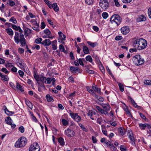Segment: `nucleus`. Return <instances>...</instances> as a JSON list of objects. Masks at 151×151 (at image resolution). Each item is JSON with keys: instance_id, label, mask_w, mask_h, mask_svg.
Segmentation results:
<instances>
[{"instance_id": "nucleus-1", "label": "nucleus", "mask_w": 151, "mask_h": 151, "mask_svg": "<svg viewBox=\"0 0 151 151\" xmlns=\"http://www.w3.org/2000/svg\"><path fill=\"white\" fill-rule=\"evenodd\" d=\"M147 45V41L143 38H139L134 40L132 45L134 47L136 48L138 50H142L145 49Z\"/></svg>"}, {"instance_id": "nucleus-2", "label": "nucleus", "mask_w": 151, "mask_h": 151, "mask_svg": "<svg viewBox=\"0 0 151 151\" xmlns=\"http://www.w3.org/2000/svg\"><path fill=\"white\" fill-rule=\"evenodd\" d=\"M14 40L15 42L17 44L20 42L22 47H23L26 45V49L27 50L29 49L27 45H26V40L24 35L22 33H19L17 32H15Z\"/></svg>"}, {"instance_id": "nucleus-3", "label": "nucleus", "mask_w": 151, "mask_h": 151, "mask_svg": "<svg viewBox=\"0 0 151 151\" xmlns=\"http://www.w3.org/2000/svg\"><path fill=\"white\" fill-rule=\"evenodd\" d=\"M27 143L26 138L24 137H21L17 141L14 145L16 147H21L24 146Z\"/></svg>"}, {"instance_id": "nucleus-4", "label": "nucleus", "mask_w": 151, "mask_h": 151, "mask_svg": "<svg viewBox=\"0 0 151 151\" xmlns=\"http://www.w3.org/2000/svg\"><path fill=\"white\" fill-rule=\"evenodd\" d=\"M132 61L134 64L137 65H140L144 63V59L142 58L139 55H137L133 57Z\"/></svg>"}, {"instance_id": "nucleus-5", "label": "nucleus", "mask_w": 151, "mask_h": 151, "mask_svg": "<svg viewBox=\"0 0 151 151\" xmlns=\"http://www.w3.org/2000/svg\"><path fill=\"white\" fill-rule=\"evenodd\" d=\"M110 21L111 23H116L119 26L122 22V18L118 14H114L110 18Z\"/></svg>"}, {"instance_id": "nucleus-6", "label": "nucleus", "mask_w": 151, "mask_h": 151, "mask_svg": "<svg viewBox=\"0 0 151 151\" xmlns=\"http://www.w3.org/2000/svg\"><path fill=\"white\" fill-rule=\"evenodd\" d=\"M34 77L36 81H40L43 83L48 84L47 83L48 78H47L46 77L43 76H39L37 75L36 74L34 75Z\"/></svg>"}, {"instance_id": "nucleus-7", "label": "nucleus", "mask_w": 151, "mask_h": 151, "mask_svg": "<svg viewBox=\"0 0 151 151\" xmlns=\"http://www.w3.org/2000/svg\"><path fill=\"white\" fill-rule=\"evenodd\" d=\"M40 147L37 142H35L31 145L29 148V151H40Z\"/></svg>"}, {"instance_id": "nucleus-8", "label": "nucleus", "mask_w": 151, "mask_h": 151, "mask_svg": "<svg viewBox=\"0 0 151 151\" xmlns=\"http://www.w3.org/2000/svg\"><path fill=\"white\" fill-rule=\"evenodd\" d=\"M109 3L106 0H100L99 2L100 6L103 9H106L109 6Z\"/></svg>"}, {"instance_id": "nucleus-9", "label": "nucleus", "mask_w": 151, "mask_h": 151, "mask_svg": "<svg viewBox=\"0 0 151 151\" xmlns=\"http://www.w3.org/2000/svg\"><path fill=\"white\" fill-rule=\"evenodd\" d=\"M64 134L67 136L70 137H74L75 134V132L73 130L69 128H68L65 130Z\"/></svg>"}, {"instance_id": "nucleus-10", "label": "nucleus", "mask_w": 151, "mask_h": 151, "mask_svg": "<svg viewBox=\"0 0 151 151\" xmlns=\"http://www.w3.org/2000/svg\"><path fill=\"white\" fill-rule=\"evenodd\" d=\"M70 116L72 119H73L77 122H80L81 119V116L78 115L77 113L71 114Z\"/></svg>"}, {"instance_id": "nucleus-11", "label": "nucleus", "mask_w": 151, "mask_h": 151, "mask_svg": "<svg viewBox=\"0 0 151 151\" xmlns=\"http://www.w3.org/2000/svg\"><path fill=\"white\" fill-rule=\"evenodd\" d=\"M70 70L71 73L74 74L76 73L77 71H78L79 73H80V69L76 67L70 66Z\"/></svg>"}, {"instance_id": "nucleus-12", "label": "nucleus", "mask_w": 151, "mask_h": 151, "mask_svg": "<svg viewBox=\"0 0 151 151\" xmlns=\"http://www.w3.org/2000/svg\"><path fill=\"white\" fill-rule=\"evenodd\" d=\"M121 31L122 34L126 35L129 32V30L128 27L126 26L122 27Z\"/></svg>"}, {"instance_id": "nucleus-13", "label": "nucleus", "mask_w": 151, "mask_h": 151, "mask_svg": "<svg viewBox=\"0 0 151 151\" xmlns=\"http://www.w3.org/2000/svg\"><path fill=\"white\" fill-rule=\"evenodd\" d=\"M44 32L45 34L46 35L48 38L51 39L53 38V37L51 33L48 29H45Z\"/></svg>"}, {"instance_id": "nucleus-14", "label": "nucleus", "mask_w": 151, "mask_h": 151, "mask_svg": "<svg viewBox=\"0 0 151 151\" xmlns=\"http://www.w3.org/2000/svg\"><path fill=\"white\" fill-rule=\"evenodd\" d=\"M3 109L5 111V113L9 116H12L14 114L13 111H9L7 108L6 106H4L3 107Z\"/></svg>"}, {"instance_id": "nucleus-15", "label": "nucleus", "mask_w": 151, "mask_h": 151, "mask_svg": "<svg viewBox=\"0 0 151 151\" xmlns=\"http://www.w3.org/2000/svg\"><path fill=\"white\" fill-rule=\"evenodd\" d=\"M51 43V42L49 39H46L42 42V44L45 46H49Z\"/></svg>"}, {"instance_id": "nucleus-16", "label": "nucleus", "mask_w": 151, "mask_h": 151, "mask_svg": "<svg viewBox=\"0 0 151 151\" xmlns=\"http://www.w3.org/2000/svg\"><path fill=\"white\" fill-rule=\"evenodd\" d=\"M146 19V18L145 16L144 15H142L139 16L137 19V21L138 22H141L145 21Z\"/></svg>"}, {"instance_id": "nucleus-17", "label": "nucleus", "mask_w": 151, "mask_h": 151, "mask_svg": "<svg viewBox=\"0 0 151 151\" xmlns=\"http://www.w3.org/2000/svg\"><path fill=\"white\" fill-rule=\"evenodd\" d=\"M95 112L91 110H89L88 111L87 113V115L90 116V118L92 120H94V118L92 117V116L93 115H95Z\"/></svg>"}, {"instance_id": "nucleus-18", "label": "nucleus", "mask_w": 151, "mask_h": 151, "mask_svg": "<svg viewBox=\"0 0 151 151\" xmlns=\"http://www.w3.org/2000/svg\"><path fill=\"white\" fill-rule=\"evenodd\" d=\"M0 76L2 81H7L9 79V78H8L7 76L3 75L1 73H0Z\"/></svg>"}, {"instance_id": "nucleus-19", "label": "nucleus", "mask_w": 151, "mask_h": 151, "mask_svg": "<svg viewBox=\"0 0 151 151\" xmlns=\"http://www.w3.org/2000/svg\"><path fill=\"white\" fill-rule=\"evenodd\" d=\"M88 91L92 95H96L95 93L94 92V90L92 89V87L87 86L86 87Z\"/></svg>"}, {"instance_id": "nucleus-20", "label": "nucleus", "mask_w": 151, "mask_h": 151, "mask_svg": "<svg viewBox=\"0 0 151 151\" xmlns=\"http://www.w3.org/2000/svg\"><path fill=\"white\" fill-rule=\"evenodd\" d=\"M58 141L61 145L62 146L64 145L65 142L64 139L62 137H60L58 139Z\"/></svg>"}, {"instance_id": "nucleus-21", "label": "nucleus", "mask_w": 151, "mask_h": 151, "mask_svg": "<svg viewBox=\"0 0 151 151\" xmlns=\"http://www.w3.org/2000/svg\"><path fill=\"white\" fill-rule=\"evenodd\" d=\"M46 97L47 100L48 102H53L54 101L53 98L49 94H47L46 95Z\"/></svg>"}, {"instance_id": "nucleus-22", "label": "nucleus", "mask_w": 151, "mask_h": 151, "mask_svg": "<svg viewBox=\"0 0 151 151\" xmlns=\"http://www.w3.org/2000/svg\"><path fill=\"white\" fill-rule=\"evenodd\" d=\"M7 33L10 36H12L13 35L14 33L12 29L11 28H8L6 29Z\"/></svg>"}, {"instance_id": "nucleus-23", "label": "nucleus", "mask_w": 151, "mask_h": 151, "mask_svg": "<svg viewBox=\"0 0 151 151\" xmlns=\"http://www.w3.org/2000/svg\"><path fill=\"white\" fill-rule=\"evenodd\" d=\"M5 121L6 124L9 125L12 124V120L9 116H8L6 117L5 119Z\"/></svg>"}, {"instance_id": "nucleus-24", "label": "nucleus", "mask_w": 151, "mask_h": 151, "mask_svg": "<svg viewBox=\"0 0 151 151\" xmlns=\"http://www.w3.org/2000/svg\"><path fill=\"white\" fill-rule=\"evenodd\" d=\"M16 88L22 92L24 91L23 87L20 85L18 83H16Z\"/></svg>"}, {"instance_id": "nucleus-25", "label": "nucleus", "mask_w": 151, "mask_h": 151, "mask_svg": "<svg viewBox=\"0 0 151 151\" xmlns=\"http://www.w3.org/2000/svg\"><path fill=\"white\" fill-rule=\"evenodd\" d=\"M128 137L130 140L131 141V143L132 144V145L135 146V144L134 142V137H133V134L132 135H129V136Z\"/></svg>"}, {"instance_id": "nucleus-26", "label": "nucleus", "mask_w": 151, "mask_h": 151, "mask_svg": "<svg viewBox=\"0 0 151 151\" xmlns=\"http://www.w3.org/2000/svg\"><path fill=\"white\" fill-rule=\"evenodd\" d=\"M87 43L88 45L92 47H94L98 45V43L96 42H92L90 41H88Z\"/></svg>"}, {"instance_id": "nucleus-27", "label": "nucleus", "mask_w": 151, "mask_h": 151, "mask_svg": "<svg viewBox=\"0 0 151 151\" xmlns=\"http://www.w3.org/2000/svg\"><path fill=\"white\" fill-rule=\"evenodd\" d=\"M55 78H53L51 79L50 78H48V79L47 81V83L48 84H50L51 82H52V84L53 85H54V82L55 81Z\"/></svg>"}, {"instance_id": "nucleus-28", "label": "nucleus", "mask_w": 151, "mask_h": 151, "mask_svg": "<svg viewBox=\"0 0 151 151\" xmlns=\"http://www.w3.org/2000/svg\"><path fill=\"white\" fill-rule=\"evenodd\" d=\"M92 89L94 90V92H96L97 93H99L101 92V89L100 88H98L97 86H92Z\"/></svg>"}, {"instance_id": "nucleus-29", "label": "nucleus", "mask_w": 151, "mask_h": 151, "mask_svg": "<svg viewBox=\"0 0 151 151\" xmlns=\"http://www.w3.org/2000/svg\"><path fill=\"white\" fill-rule=\"evenodd\" d=\"M83 52L85 54H88L89 53V51L88 49L86 46H83Z\"/></svg>"}, {"instance_id": "nucleus-30", "label": "nucleus", "mask_w": 151, "mask_h": 151, "mask_svg": "<svg viewBox=\"0 0 151 151\" xmlns=\"http://www.w3.org/2000/svg\"><path fill=\"white\" fill-rule=\"evenodd\" d=\"M55 12L58 11L59 8L58 7L56 3H55L53 4L52 8Z\"/></svg>"}, {"instance_id": "nucleus-31", "label": "nucleus", "mask_w": 151, "mask_h": 151, "mask_svg": "<svg viewBox=\"0 0 151 151\" xmlns=\"http://www.w3.org/2000/svg\"><path fill=\"white\" fill-rule=\"evenodd\" d=\"M102 106L103 108L105 110H106L107 111L110 110V106L109 105L107 104H104Z\"/></svg>"}, {"instance_id": "nucleus-32", "label": "nucleus", "mask_w": 151, "mask_h": 151, "mask_svg": "<svg viewBox=\"0 0 151 151\" xmlns=\"http://www.w3.org/2000/svg\"><path fill=\"white\" fill-rule=\"evenodd\" d=\"M118 132L121 135H123L125 133V131L124 129H123L122 127H120L118 129Z\"/></svg>"}, {"instance_id": "nucleus-33", "label": "nucleus", "mask_w": 151, "mask_h": 151, "mask_svg": "<svg viewBox=\"0 0 151 151\" xmlns=\"http://www.w3.org/2000/svg\"><path fill=\"white\" fill-rule=\"evenodd\" d=\"M79 125L83 131L85 132H87L88 131V129L82 124L79 123Z\"/></svg>"}, {"instance_id": "nucleus-34", "label": "nucleus", "mask_w": 151, "mask_h": 151, "mask_svg": "<svg viewBox=\"0 0 151 151\" xmlns=\"http://www.w3.org/2000/svg\"><path fill=\"white\" fill-rule=\"evenodd\" d=\"M124 111H125L126 114L127 115H129V116H130L131 115L130 112L128 110L127 107L126 105L124 106Z\"/></svg>"}, {"instance_id": "nucleus-35", "label": "nucleus", "mask_w": 151, "mask_h": 151, "mask_svg": "<svg viewBox=\"0 0 151 151\" xmlns=\"http://www.w3.org/2000/svg\"><path fill=\"white\" fill-rule=\"evenodd\" d=\"M59 37H60V39H58L59 42H60L62 41H64L65 40L66 37L65 35H62L60 36H59Z\"/></svg>"}, {"instance_id": "nucleus-36", "label": "nucleus", "mask_w": 151, "mask_h": 151, "mask_svg": "<svg viewBox=\"0 0 151 151\" xmlns=\"http://www.w3.org/2000/svg\"><path fill=\"white\" fill-rule=\"evenodd\" d=\"M37 83L38 85V87H42L43 88V89H44L45 88V86L44 84L40 81H37Z\"/></svg>"}, {"instance_id": "nucleus-37", "label": "nucleus", "mask_w": 151, "mask_h": 151, "mask_svg": "<svg viewBox=\"0 0 151 151\" xmlns=\"http://www.w3.org/2000/svg\"><path fill=\"white\" fill-rule=\"evenodd\" d=\"M62 122L63 126L68 125L69 124V122L65 119H63L62 120Z\"/></svg>"}, {"instance_id": "nucleus-38", "label": "nucleus", "mask_w": 151, "mask_h": 151, "mask_svg": "<svg viewBox=\"0 0 151 151\" xmlns=\"http://www.w3.org/2000/svg\"><path fill=\"white\" fill-rule=\"evenodd\" d=\"M78 61V63H79L81 65L83 66L84 64L83 63V62H85L86 61L84 58H79Z\"/></svg>"}, {"instance_id": "nucleus-39", "label": "nucleus", "mask_w": 151, "mask_h": 151, "mask_svg": "<svg viewBox=\"0 0 151 151\" xmlns=\"http://www.w3.org/2000/svg\"><path fill=\"white\" fill-rule=\"evenodd\" d=\"M7 24H10L12 28L15 30H18L19 26H17L16 25L11 23H7Z\"/></svg>"}, {"instance_id": "nucleus-40", "label": "nucleus", "mask_w": 151, "mask_h": 151, "mask_svg": "<svg viewBox=\"0 0 151 151\" xmlns=\"http://www.w3.org/2000/svg\"><path fill=\"white\" fill-rule=\"evenodd\" d=\"M130 100L132 104L134 107L137 108H138L139 107V106L137 105V104L135 103L134 100L131 98H130Z\"/></svg>"}, {"instance_id": "nucleus-41", "label": "nucleus", "mask_w": 151, "mask_h": 151, "mask_svg": "<svg viewBox=\"0 0 151 151\" xmlns=\"http://www.w3.org/2000/svg\"><path fill=\"white\" fill-rule=\"evenodd\" d=\"M96 59H98V60L99 61V62L100 64L101 65V67L100 68V70H101V71L102 72V73H103V72H104V71H105L104 68V67L102 65V63H101V62L99 60V58L96 57Z\"/></svg>"}, {"instance_id": "nucleus-42", "label": "nucleus", "mask_w": 151, "mask_h": 151, "mask_svg": "<svg viewBox=\"0 0 151 151\" xmlns=\"http://www.w3.org/2000/svg\"><path fill=\"white\" fill-rule=\"evenodd\" d=\"M26 103L27 105L29 107V108L31 109L32 107V103L29 101H26Z\"/></svg>"}, {"instance_id": "nucleus-43", "label": "nucleus", "mask_w": 151, "mask_h": 151, "mask_svg": "<svg viewBox=\"0 0 151 151\" xmlns=\"http://www.w3.org/2000/svg\"><path fill=\"white\" fill-rule=\"evenodd\" d=\"M86 59L87 61H89L90 63H92L93 61L90 55L87 56L86 58Z\"/></svg>"}, {"instance_id": "nucleus-44", "label": "nucleus", "mask_w": 151, "mask_h": 151, "mask_svg": "<svg viewBox=\"0 0 151 151\" xmlns=\"http://www.w3.org/2000/svg\"><path fill=\"white\" fill-rule=\"evenodd\" d=\"M139 126L140 128L142 130L145 129V128L146 127V124H143L141 123L139 124Z\"/></svg>"}, {"instance_id": "nucleus-45", "label": "nucleus", "mask_w": 151, "mask_h": 151, "mask_svg": "<svg viewBox=\"0 0 151 151\" xmlns=\"http://www.w3.org/2000/svg\"><path fill=\"white\" fill-rule=\"evenodd\" d=\"M102 16L104 19H106L108 17V14L106 12H104L102 14Z\"/></svg>"}, {"instance_id": "nucleus-46", "label": "nucleus", "mask_w": 151, "mask_h": 151, "mask_svg": "<svg viewBox=\"0 0 151 151\" xmlns=\"http://www.w3.org/2000/svg\"><path fill=\"white\" fill-rule=\"evenodd\" d=\"M42 40V39L41 38H37L35 39V42L37 44H40V43H41L42 42L41 41Z\"/></svg>"}, {"instance_id": "nucleus-47", "label": "nucleus", "mask_w": 151, "mask_h": 151, "mask_svg": "<svg viewBox=\"0 0 151 151\" xmlns=\"http://www.w3.org/2000/svg\"><path fill=\"white\" fill-rule=\"evenodd\" d=\"M118 85L120 91L122 92L123 91H124V88L122 84L121 83H119Z\"/></svg>"}, {"instance_id": "nucleus-48", "label": "nucleus", "mask_w": 151, "mask_h": 151, "mask_svg": "<svg viewBox=\"0 0 151 151\" xmlns=\"http://www.w3.org/2000/svg\"><path fill=\"white\" fill-rule=\"evenodd\" d=\"M9 21L12 22L14 24H16L17 23V21L14 17H12L10 18Z\"/></svg>"}, {"instance_id": "nucleus-49", "label": "nucleus", "mask_w": 151, "mask_h": 151, "mask_svg": "<svg viewBox=\"0 0 151 151\" xmlns=\"http://www.w3.org/2000/svg\"><path fill=\"white\" fill-rule=\"evenodd\" d=\"M144 83L145 84L147 85H151V81L150 80H145Z\"/></svg>"}, {"instance_id": "nucleus-50", "label": "nucleus", "mask_w": 151, "mask_h": 151, "mask_svg": "<svg viewBox=\"0 0 151 151\" xmlns=\"http://www.w3.org/2000/svg\"><path fill=\"white\" fill-rule=\"evenodd\" d=\"M85 2L88 5H92L93 4V0H85Z\"/></svg>"}, {"instance_id": "nucleus-51", "label": "nucleus", "mask_w": 151, "mask_h": 151, "mask_svg": "<svg viewBox=\"0 0 151 151\" xmlns=\"http://www.w3.org/2000/svg\"><path fill=\"white\" fill-rule=\"evenodd\" d=\"M18 63L21 68H24V63L22 61H19Z\"/></svg>"}, {"instance_id": "nucleus-52", "label": "nucleus", "mask_w": 151, "mask_h": 151, "mask_svg": "<svg viewBox=\"0 0 151 151\" xmlns=\"http://www.w3.org/2000/svg\"><path fill=\"white\" fill-rule=\"evenodd\" d=\"M35 26L36 27L34 26L32 28L34 30L36 31L37 32H38L39 31V25H36Z\"/></svg>"}, {"instance_id": "nucleus-53", "label": "nucleus", "mask_w": 151, "mask_h": 151, "mask_svg": "<svg viewBox=\"0 0 151 151\" xmlns=\"http://www.w3.org/2000/svg\"><path fill=\"white\" fill-rule=\"evenodd\" d=\"M103 120L101 118H98L97 120V123H99V124H101Z\"/></svg>"}, {"instance_id": "nucleus-54", "label": "nucleus", "mask_w": 151, "mask_h": 151, "mask_svg": "<svg viewBox=\"0 0 151 151\" xmlns=\"http://www.w3.org/2000/svg\"><path fill=\"white\" fill-rule=\"evenodd\" d=\"M19 130L21 133H23L24 131V128L23 126H21L19 127Z\"/></svg>"}, {"instance_id": "nucleus-55", "label": "nucleus", "mask_w": 151, "mask_h": 151, "mask_svg": "<svg viewBox=\"0 0 151 151\" xmlns=\"http://www.w3.org/2000/svg\"><path fill=\"white\" fill-rule=\"evenodd\" d=\"M9 5L11 6H14L15 4V3L14 2L11 0H9Z\"/></svg>"}, {"instance_id": "nucleus-56", "label": "nucleus", "mask_w": 151, "mask_h": 151, "mask_svg": "<svg viewBox=\"0 0 151 151\" xmlns=\"http://www.w3.org/2000/svg\"><path fill=\"white\" fill-rule=\"evenodd\" d=\"M13 66V64L11 63H8L6 65V68L12 67Z\"/></svg>"}, {"instance_id": "nucleus-57", "label": "nucleus", "mask_w": 151, "mask_h": 151, "mask_svg": "<svg viewBox=\"0 0 151 151\" xmlns=\"http://www.w3.org/2000/svg\"><path fill=\"white\" fill-rule=\"evenodd\" d=\"M31 22L35 25H39V24L37 22V21L35 19H32L31 21Z\"/></svg>"}, {"instance_id": "nucleus-58", "label": "nucleus", "mask_w": 151, "mask_h": 151, "mask_svg": "<svg viewBox=\"0 0 151 151\" xmlns=\"http://www.w3.org/2000/svg\"><path fill=\"white\" fill-rule=\"evenodd\" d=\"M68 81L70 82L73 83L74 82V78L71 76H70L68 78Z\"/></svg>"}, {"instance_id": "nucleus-59", "label": "nucleus", "mask_w": 151, "mask_h": 151, "mask_svg": "<svg viewBox=\"0 0 151 151\" xmlns=\"http://www.w3.org/2000/svg\"><path fill=\"white\" fill-rule=\"evenodd\" d=\"M18 73L19 75L21 77H23V76L24 75V72L21 70H19L18 71Z\"/></svg>"}, {"instance_id": "nucleus-60", "label": "nucleus", "mask_w": 151, "mask_h": 151, "mask_svg": "<svg viewBox=\"0 0 151 151\" xmlns=\"http://www.w3.org/2000/svg\"><path fill=\"white\" fill-rule=\"evenodd\" d=\"M59 49L61 51L64 52L65 48L62 45H60L59 46Z\"/></svg>"}, {"instance_id": "nucleus-61", "label": "nucleus", "mask_w": 151, "mask_h": 151, "mask_svg": "<svg viewBox=\"0 0 151 151\" xmlns=\"http://www.w3.org/2000/svg\"><path fill=\"white\" fill-rule=\"evenodd\" d=\"M138 50L136 48L134 47L133 48H131L129 49V52H136Z\"/></svg>"}, {"instance_id": "nucleus-62", "label": "nucleus", "mask_w": 151, "mask_h": 151, "mask_svg": "<svg viewBox=\"0 0 151 151\" xmlns=\"http://www.w3.org/2000/svg\"><path fill=\"white\" fill-rule=\"evenodd\" d=\"M17 68L15 67L14 66L12 67L11 70V71L12 72L14 73L16 72L17 71Z\"/></svg>"}, {"instance_id": "nucleus-63", "label": "nucleus", "mask_w": 151, "mask_h": 151, "mask_svg": "<svg viewBox=\"0 0 151 151\" xmlns=\"http://www.w3.org/2000/svg\"><path fill=\"white\" fill-rule=\"evenodd\" d=\"M18 51L19 53L21 54H22L24 52V50L23 48H19L18 49Z\"/></svg>"}, {"instance_id": "nucleus-64", "label": "nucleus", "mask_w": 151, "mask_h": 151, "mask_svg": "<svg viewBox=\"0 0 151 151\" xmlns=\"http://www.w3.org/2000/svg\"><path fill=\"white\" fill-rule=\"evenodd\" d=\"M148 14L149 17L151 19V8H149L148 10Z\"/></svg>"}]
</instances>
